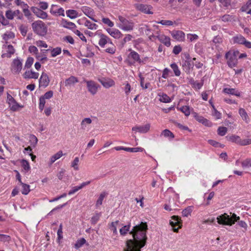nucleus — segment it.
<instances>
[{"label":"nucleus","mask_w":251,"mask_h":251,"mask_svg":"<svg viewBox=\"0 0 251 251\" xmlns=\"http://www.w3.org/2000/svg\"><path fill=\"white\" fill-rule=\"evenodd\" d=\"M146 223L142 222L140 225L133 227L130 233L132 235L133 240L129 239L126 241V247L124 251H141L146 242Z\"/></svg>","instance_id":"1"},{"label":"nucleus","mask_w":251,"mask_h":251,"mask_svg":"<svg viewBox=\"0 0 251 251\" xmlns=\"http://www.w3.org/2000/svg\"><path fill=\"white\" fill-rule=\"evenodd\" d=\"M240 217L236 214L230 212L229 214L225 213L218 216L216 219L219 224L231 226L238 222V225L240 227L246 229L247 228V224L244 221H240Z\"/></svg>","instance_id":"2"},{"label":"nucleus","mask_w":251,"mask_h":251,"mask_svg":"<svg viewBox=\"0 0 251 251\" xmlns=\"http://www.w3.org/2000/svg\"><path fill=\"white\" fill-rule=\"evenodd\" d=\"M117 26L125 31H131L134 29V24L131 20H128L125 17L119 15L118 16Z\"/></svg>","instance_id":"3"},{"label":"nucleus","mask_w":251,"mask_h":251,"mask_svg":"<svg viewBox=\"0 0 251 251\" xmlns=\"http://www.w3.org/2000/svg\"><path fill=\"white\" fill-rule=\"evenodd\" d=\"M31 27L33 32L40 36H45L48 32V27L42 21H36L31 24Z\"/></svg>","instance_id":"4"},{"label":"nucleus","mask_w":251,"mask_h":251,"mask_svg":"<svg viewBox=\"0 0 251 251\" xmlns=\"http://www.w3.org/2000/svg\"><path fill=\"white\" fill-rule=\"evenodd\" d=\"M239 54L238 50H230L226 53L225 57L227 60V64L230 68H233L237 65V57Z\"/></svg>","instance_id":"5"},{"label":"nucleus","mask_w":251,"mask_h":251,"mask_svg":"<svg viewBox=\"0 0 251 251\" xmlns=\"http://www.w3.org/2000/svg\"><path fill=\"white\" fill-rule=\"evenodd\" d=\"M23 59L19 57L14 59L10 65V70L14 74H19L23 68Z\"/></svg>","instance_id":"6"},{"label":"nucleus","mask_w":251,"mask_h":251,"mask_svg":"<svg viewBox=\"0 0 251 251\" xmlns=\"http://www.w3.org/2000/svg\"><path fill=\"white\" fill-rule=\"evenodd\" d=\"M227 141L235 143L240 146H246L251 144V139H242L239 136L236 135H232L226 136Z\"/></svg>","instance_id":"7"},{"label":"nucleus","mask_w":251,"mask_h":251,"mask_svg":"<svg viewBox=\"0 0 251 251\" xmlns=\"http://www.w3.org/2000/svg\"><path fill=\"white\" fill-rule=\"evenodd\" d=\"M136 62L139 64L145 63L140 58L139 54L134 50H131L128 55V63L130 65H134Z\"/></svg>","instance_id":"8"},{"label":"nucleus","mask_w":251,"mask_h":251,"mask_svg":"<svg viewBox=\"0 0 251 251\" xmlns=\"http://www.w3.org/2000/svg\"><path fill=\"white\" fill-rule=\"evenodd\" d=\"M170 224L172 227L174 232H177L178 229L181 228L182 222L181 219L176 216L172 217L171 220L170 221Z\"/></svg>","instance_id":"9"},{"label":"nucleus","mask_w":251,"mask_h":251,"mask_svg":"<svg viewBox=\"0 0 251 251\" xmlns=\"http://www.w3.org/2000/svg\"><path fill=\"white\" fill-rule=\"evenodd\" d=\"M88 91L92 95H95L98 91L99 85L94 81L85 80Z\"/></svg>","instance_id":"10"},{"label":"nucleus","mask_w":251,"mask_h":251,"mask_svg":"<svg viewBox=\"0 0 251 251\" xmlns=\"http://www.w3.org/2000/svg\"><path fill=\"white\" fill-rule=\"evenodd\" d=\"M150 127L151 125L147 124L143 126H136L132 128V130L135 133L138 132L141 133H146L150 130Z\"/></svg>","instance_id":"11"},{"label":"nucleus","mask_w":251,"mask_h":251,"mask_svg":"<svg viewBox=\"0 0 251 251\" xmlns=\"http://www.w3.org/2000/svg\"><path fill=\"white\" fill-rule=\"evenodd\" d=\"M33 13L39 18L45 20L48 18V15L46 12L36 7H32L31 8Z\"/></svg>","instance_id":"12"},{"label":"nucleus","mask_w":251,"mask_h":251,"mask_svg":"<svg viewBox=\"0 0 251 251\" xmlns=\"http://www.w3.org/2000/svg\"><path fill=\"white\" fill-rule=\"evenodd\" d=\"M171 35L175 39L179 42H183L185 40V34L181 30L173 31Z\"/></svg>","instance_id":"13"},{"label":"nucleus","mask_w":251,"mask_h":251,"mask_svg":"<svg viewBox=\"0 0 251 251\" xmlns=\"http://www.w3.org/2000/svg\"><path fill=\"white\" fill-rule=\"evenodd\" d=\"M100 40L99 41V45L101 48H104L105 46L112 42L111 39L106 35L103 34H99Z\"/></svg>","instance_id":"14"},{"label":"nucleus","mask_w":251,"mask_h":251,"mask_svg":"<svg viewBox=\"0 0 251 251\" xmlns=\"http://www.w3.org/2000/svg\"><path fill=\"white\" fill-rule=\"evenodd\" d=\"M136 8L146 14H152V12L151 11L152 9V7L150 5L143 4H138L135 5Z\"/></svg>","instance_id":"15"},{"label":"nucleus","mask_w":251,"mask_h":251,"mask_svg":"<svg viewBox=\"0 0 251 251\" xmlns=\"http://www.w3.org/2000/svg\"><path fill=\"white\" fill-rule=\"evenodd\" d=\"M81 10L85 15H86L93 21L95 22H98V21L94 18L95 13L93 9L87 6H83L81 8Z\"/></svg>","instance_id":"16"},{"label":"nucleus","mask_w":251,"mask_h":251,"mask_svg":"<svg viewBox=\"0 0 251 251\" xmlns=\"http://www.w3.org/2000/svg\"><path fill=\"white\" fill-rule=\"evenodd\" d=\"M39 81L40 86L46 87L49 85L50 79L48 75L46 73L43 72L39 78Z\"/></svg>","instance_id":"17"},{"label":"nucleus","mask_w":251,"mask_h":251,"mask_svg":"<svg viewBox=\"0 0 251 251\" xmlns=\"http://www.w3.org/2000/svg\"><path fill=\"white\" fill-rule=\"evenodd\" d=\"M114 150L116 151H120V150H124L126 151L131 152H135L138 151H142L143 150V149L139 147L137 148H127L124 147H116L111 149V151H113Z\"/></svg>","instance_id":"18"},{"label":"nucleus","mask_w":251,"mask_h":251,"mask_svg":"<svg viewBox=\"0 0 251 251\" xmlns=\"http://www.w3.org/2000/svg\"><path fill=\"white\" fill-rule=\"evenodd\" d=\"M193 115L195 119L199 123L207 126H211V123L209 121L204 118L202 116L199 115L198 113L194 112Z\"/></svg>","instance_id":"19"},{"label":"nucleus","mask_w":251,"mask_h":251,"mask_svg":"<svg viewBox=\"0 0 251 251\" xmlns=\"http://www.w3.org/2000/svg\"><path fill=\"white\" fill-rule=\"evenodd\" d=\"M106 31L112 37L117 39L122 38L123 36L122 32L116 28H107Z\"/></svg>","instance_id":"20"},{"label":"nucleus","mask_w":251,"mask_h":251,"mask_svg":"<svg viewBox=\"0 0 251 251\" xmlns=\"http://www.w3.org/2000/svg\"><path fill=\"white\" fill-rule=\"evenodd\" d=\"M39 73L34 72L32 70H27L23 74V77L25 79H37Z\"/></svg>","instance_id":"21"},{"label":"nucleus","mask_w":251,"mask_h":251,"mask_svg":"<svg viewBox=\"0 0 251 251\" xmlns=\"http://www.w3.org/2000/svg\"><path fill=\"white\" fill-rule=\"evenodd\" d=\"M50 13L51 14L64 16V10L63 8H57V6L55 5H52L50 9Z\"/></svg>","instance_id":"22"},{"label":"nucleus","mask_w":251,"mask_h":251,"mask_svg":"<svg viewBox=\"0 0 251 251\" xmlns=\"http://www.w3.org/2000/svg\"><path fill=\"white\" fill-rule=\"evenodd\" d=\"M100 82L105 88H109L115 85V81L111 78H103L99 79Z\"/></svg>","instance_id":"23"},{"label":"nucleus","mask_w":251,"mask_h":251,"mask_svg":"<svg viewBox=\"0 0 251 251\" xmlns=\"http://www.w3.org/2000/svg\"><path fill=\"white\" fill-rule=\"evenodd\" d=\"M92 121L90 118H85L81 121L80 125V129L85 130L89 128V126L91 124Z\"/></svg>","instance_id":"24"},{"label":"nucleus","mask_w":251,"mask_h":251,"mask_svg":"<svg viewBox=\"0 0 251 251\" xmlns=\"http://www.w3.org/2000/svg\"><path fill=\"white\" fill-rule=\"evenodd\" d=\"M90 183V181L84 182L80 184L79 185L77 186H75L72 188L71 190H70L68 193V195H72L75 193H76L78 190H80L81 189L83 188L85 186L89 185Z\"/></svg>","instance_id":"25"},{"label":"nucleus","mask_w":251,"mask_h":251,"mask_svg":"<svg viewBox=\"0 0 251 251\" xmlns=\"http://www.w3.org/2000/svg\"><path fill=\"white\" fill-rule=\"evenodd\" d=\"M156 38L158 40L167 47L171 45L170 38L164 34L158 35Z\"/></svg>","instance_id":"26"},{"label":"nucleus","mask_w":251,"mask_h":251,"mask_svg":"<svg viewBox=\"0 0 251 251\" xmlns=\"http://www.w3.org/2000/svg\"><path fill=\"white\" fill-rule=\"evenodd\" d=\"M5 49L6 53L3 54L1 56L2 57H7L10 58L13 54H14L15 50L13 47L11 45L5 46Z\"/></svg>","instance_id":"27"},{"label":"nucleus","mask_w":251,"mask_h":251,"mask_svg":"<svg viewBox=\"0 0 251 251\" xmlns=\"http://www.w3.org/2000/svg\"><path fill=\"white\" fill-rule=\"evenodd\" d=\"M223 92L226 94L234 95L237 97H240L241 95V93L234 88H225L223 89Z\"/></svg>","instance_id":"28"},{"label":"nucleus","mask_w":251,"mask_h":251,"mask_svg":"<svg viewBox=\"0 0 251 251\" xmlns=\"http://www.w3.org/2000/svg\"><path fill=\"white\" fill-rule=\"evenodd\" d=\"M8 104H9L10 109L13 111H17L19 108L23 107V106L20 105L18 102H17L15 100H14L12 101L11 100V101L8 102Z\"/></svg>","instance_id":"29"},{"label":"nucleus","mask_w":251,"mask_h":251,"mask_svg":"<svg viewBox=\"0 0 251 251\" xmlns=\"http://www.w3.org/2000/svg\"><path fill=\"white\" fill-rule=\"evenodd\" d=\"M159 97V100L162 102L168 103L171 101L170 98L166 94L163 93H160L158 94Z\"/></svg>","instance_id":"30"},{"label":"nucleus","mask_w":251,"mask_h":251,"mask_svg":"<svg viewBox=\"0 0 251 251\" xmlns=\"http://www.w3.org/2000/svg\"><path fill=\"white\" fill-rule=\"evenodd\" d=\"M78 82V80L77 77L74 76H71L70 77L66 79L65 81V86H71Z\"/></svg>","instance_id":"31"},{"label":"nucleus","mask_w":251,"mask_h":251,"mask_svg":"<svg viewBox=\"0 0 251 251\" xmlns=\"http://www.w3.org/2000/svg\"><path fill=\"white\" fill-rule=\"evenodd\" d=\"M83 25L88 28L91 30H96L97 29L98 25L95 23H92L90 21L85 20Z\"/></svg>","instance_id":"32"},{"label":"nucleus","mask_w":251,"mask_h":251,"mask_svg":"<svg viewBox=\"0 0 251 251\" xmlns=\"http://www.w3.org/2000/svg\"><path fill=\"white\" fill-rule=\"evenodd\" d=\"M161 136L168 138L169 139H173L175 137L173 133L169 129L163 130L161 133Z\"/></svg>","instance_id":"33"},{"label":"nucleus","mask_w":251,"mask_h":251,"mask_svg":"<svg viewBox=\"0 0 251 251\" xmlns=\"http://www.w3.org/2000/svg\"><path fill=\"white\" fill-rule=\"evenodd\" d=\"M177 109L184 113L186 116H189L191 113L190 108L187 105L183 106L181 107H177Z\"/></svg>","instance_id":"34"},{"label":"nucleus","mask_w":251,"mask_h":251,"mask_svg":"<svg viewBox=\"0 0 251 251\" xmlns=\"http://www.w3.org/2000/svg\"><path fill=\"white\" fill-rule=\"evenodd\" d=\"M239 113L240 116L242 117V119L246 123H248L249 121V118L245 110L242 108H240L239 109Z\"/></svg>","instance_id":"35"},{"label":"nucleus","mask_w":251,"mask_h":251,"mask_svg":"<svg viewBox=\"0 0 251 251\" xmlns=\"http://www.w3.org/2000/svg\"><path fill=\"white\" fill-rule=\"evenodd\" d=\"M171 68L172 69L175 75L176 76H179L181 75V72L180 69L178 68V66L176 63H172L170 65Z\"/></svg>","instance_id":"36"},{"label":"nucleus","mask_w":251,"mask_h":251,"mask_svg":"<svg viewBox=\"0 0 251 251\" xmlns=\"http://www.w3.org/2000/svg\"><path fill=\"white\" fill-rule=\"evenodd\" d=\"M106 195V193L104 192L100 193L96 203V206L97 208L102 204L103 200L105 198Z\"/></svg>","instance_id":"37"},{"label":"nucleus","mask_w":251,"mask_h":251,"mask_svg":"<svg viewBox=\"0 0 251 251\" xmlns=\"http://www.w3.org/2000/svg\"><path fill=\"white\" fill-rule=\"evenodd\" d=\"M108 45V47L105 50V52L111 54H114L116 50L115 46L113 44L112 42Z\"/></svg>","instance_id":"38"},{"label":"nucleus","mask_w":251,"mask_h":251,"mask_svg":"<svg viewBox=\"0 0 251 251\" xmlns=\"http://www.w3.org/2000/svg\"><path fill=\"white\" fill-rule=\"evenodd\" d=\"M38 142L37 138L34 135H30L29 136V143L30 147L35 148Z\"/></svg>","instance_id":"39"},{"label":"nucleus","mask_w":251,"mask_h":251,"mask_svg":"<svg viewBox=\"0 0 251 251\" xmlns=\"http://www.w3.org/2000/svg\"><path fill=\"white\" fill-rule=\"evenodd\" d=\"M232 40L234 43L243 44L245 42L246 39L242 35H238L233 37Z\"/></svg>","instance_id":"40"},{"label":"nucleus","mask_w":251,"mask_h":251,"mask_svg":"<svg viewBox=\"0 0 251 251\" xmlns=\"http://www.w3.org/2000/svg\"><path fill=\"white\" fill-rule=\"evenodd\" d=\"M20 184L22 186V193L24 195H27L30 191V186L23 182H21Z\"/></svg>","instance_id":"41"},{"label":"nucleus","mask_w":251,"mask_h":251,"mask_svg":"<svg viewBox=\"0 0 251 251\" xmlns=\"http://www.w3.org/2000/svg\"><path fill=\"white\" fill-rule=\"evenodd\" d=\"M66 15L71 19H75L78 16V13L77 11L75 10H67Z\"/></svg>","instance_id":"42"},{"label":"nucleus","mask_w":251,"mask_h":251,"mask_svg":"<svg viewBox=\"0 0 251 251\" xmlns=\"http://www.w3.org/2000/svg\"><path fill=\"white\" fill-rule=\"evenodd\" d=\"M172 72L170 69L165 68L162 71V77L165 79L167 78L170 76H172Z\"/></svg>","instance_id":"43"},{"label":"nucleus","mask_w":251,"mask_h":251,"mask_svg":"<svg viewBox=\"0 0 251 251\" xmlns=\"http://www.w3.org/2000/svg\"><path fill=\"white\" fill-rule=\"evenodd\" d=\"M86 242V240L83 238L78 239L75 244V249H78L85 244Z\"/></svg>","instance_id":"44"},{"label":"nucleus","mask_w":251,"mask_h":251,"mask_svg":"<svg viewBox=\"0 0 251 251\" xmlns=\"http://www.w3.org/2000/svg\"><path fill=\"white\" fill-rule=\"evenodd\" d=\"M61 52V49L59 47L53 48L50 50L51 56L54 57L57 55L60 54Z\"/></svg>","instance_id":"45"},{"label":"nucleus","mask_w":251,"mask_h":251,"mask_svg":"<svg viewBox=\"0 0 251 251\" xmlns=\"http://www.w3.org/2000/svg\"><path fill=\"white\" fill-rule=\"evenodd\" d=\"M212 115L217 120L220 119L222 117L221 113L216 109L215 106H213V109H212Z\"/></svg>","instance_id":"46"},{"label":"nucleus","mask_w":251,"mask_h":251,"mask_svg":"<svg viewBox=\"0 0 251 251\" xmlns=\"http://www.w3.org/2000/svg\"><path fill=\"white\" fill-rule=\"evenodd\" d=\"M32 148L30 146L25 148L24 150H23V152L24 153L25 155H29L30 157H36V155H34L32 154Z\"/></svg>","instance_id":"47"},{"label":"nucleus","mask_w":251,"mask_h":251,"mask_svg":"<svg viewBox=\"0 0 251 251\" xmlns=\"http://www.w3.org/2000/svg\"><path fill=\"white\" fill-rule=\"evenodd\" d=\"M62 23L63 24V26L66 28L73 29L75 27V25L71 22L63 20Z\"/></svg>","instance_id":"48"},{"label":"nucleus","mask_w":251,"mask_h":251,"mask_svg":"<svg viewBox=\"0 0 251 251\" xmlns=\"http://www.w3.org/2000/svg\"><path fill=\"white\" fill-rule=\"evenodd\" d=\"M187 38L190 42H194L198 40L199 36L196 34L189 33L187 34Z\"/></svg>","instance_id":"49"},{"label":"nucleus","mask_w":251,"mask_h":251,"mask_svg":"<svg viewBox=\"0 0 251 251\" xmlns=\"http://www.w3.org/2000/svg\"><path fill=\"white\" fill-rule=\"evenodd\" d=\"M156 23L157 24H160L164 25L166 26H171L173 25L174 22L171 20H161L159 21H156Z\"/></svg>","instance_id":"50"},{"label":"nucleus","mask_w":251,"mask_h":251,"mask_svg":"<svg viewBox=\"0 0 251 251\" xmlns=\"http://www.w3.org/2000/svg\"><path fill=\"white\" fill-rule=\"evenodd\" d=\"M227 131V128L225 126H220L217 130L218 134L220 136H224Z\"/></svg>","instance_id":"51"},{"label":"nucleus","mask_w":251,"mask_h":251,"mask_svg":"<svg viewBox=\"0 0 251 251\" xmlns=\"http://www.w3.org/2000/svg\"><path fill=\"white\" fill-rule=\"evenodd\" d=\"M241 163L242 168L246 169L250 167L251 164V160L249 158H247L245 160L241 161Z\"/></svg>","instance_id":"52"},{"label":"nucleus","mask_w":251,"mask_h":251,"mask_svg":"<svg viewBox=\"0 0 251 251\" xmlns=\"http://www.w3.org/2000/svg\"><path fill=\"white\" fill-rule=\"evenodd\" d=\"M15 3L17 5L21 7L23 10H24V8H26V7H29L28 5L26 3H25L23 1H22L21 0H16L15 1Z\"/></svg>","instance_id":"53"},{"label":"nucleus","mask_w":251,"mask_h":251,"mask_svg":"<svg viewBox=\"0 0 251 251\" xmlns=\"http://www.w3.org/2000/svg\"><path fill=\"white\" fill-rule=\"evenodd\" d=\"M119 223V221L112 222L110 226V229L113 231V233L115 234H117L118 232L117 230V226Z\"/></svg>","instance_id":"54"},{"label":"nucleus","mask_w":251,"mask_h":251,"mask_svg":"<svg viewBox=\"0 0 251 251\" xmlns=\"http://www.w3.org/2000/svg\"><path fill=\"white\" fill-rule=\"evenodd\" d=\"M139 77H140L141 86L143 89H147L149 87L150 83H147L145 85L144 84V77L143 76L141 73L139 74Z\"/></svg>","instance_id":"55"},{"label":"nucleus","mask_w":251,"mask_h":251,"mask_svg":"<svg viewBox=\"0 0 251 251\" xmlns=\"http://www.w3.org/2000/svg\"><path fill=\"white\" fill-rule=\"evenodd\" d=\"M21 165H22V166L25 172H27L30 169V167L29 166L28 162L25 159H23L22 160Z\"/></svg>","instance_id":"56"},{"label":"nucleus","mask_w":251,"mask_h":251,"mask_svg":"<svg viewBox=\"0 0 251 251\" xmlns=\"http://www.w3.org/2000/svg\"><path fill=\"white\" fill-rule=\"evenodd\" d=\"M130 226H125L120 229V233L121 235H125L129 230Z\"/></svg>","instance_id":"57"},{"label":"nucleus","mask_w":251,"mask_h":251,"mask_svg":"<svg viewBox=\"0 0 251 251\" xmlns=\"http://www.w3.org/2000/svg\"><path fill=\"white\" fill-rule=\"evenodd\" d=\"M15 37V34L12 32H7L3 35V38L5 40L13 39Z\"/></svg>","instance_id":"58"},{"label":"nucleus","mask_w":251,"mask_h":251,"mask_svg":"<svg viewBox=\"0 0 251 251\" xmlns=\"http://www.w3.org/2000/svg\"><path fill=\"white\" fill-rule=\"evenodd\" d=\"M192 211V207L191 206L187 207L182 211V215L184 217H188L190 215Z\"/></svg>","instance_id":"59"},{"label":"nucleus","mask_w":251,"mask_h":251,"mask_svg":"<svg viewBox=\"0 0 251 251\" xmlns=\"http://www.w3.org/2000/svg\"><path fill=\"white\" fill-rule=\"evenodd\" d=\"M33 61H34V59L33 57H28L27 58L25 63V68H26L27 69L30 68L33 63Z\"/></svg>","instance_id":"60"},{"label":"nucleus","mask_w":251,"mask_h":251,"mask_svg":"<svg viewBox=\"0 0 251 251\" xmlns=\"http://www.w3.org/2000/svg\"><path fill=\"white\" fill-rule=\"evenodd\" d=\"M102 21L103 24L107 25L108 26L112 27L114 26V23L108 18H102Z\"/></svg>","instance_id":"61"},{"label":"nucleus","mask_w":251,"mask_h":251,"mask_svg":"<svg viewBox=\"0 0 251 251\" xmlns=\"http://www.w3.org/2000/svg\"><path fill=\"white\" fill-rule=\"evenodd\" d=\"M79 159L78 158H75L74 161L72 162L71 167L74 168L75 170H78V168Z\"/></svg>","instance_id":"62"},{"label":"nucleus","mask_w":251,"mask_h":251,"mask_svg":"<svg viewBox=\"0 0 251 251\" xmlns=\"http://www.w3.org/2000/svg\"><path fill=\"white\" fill-rule=\"evenodd\" d=\"M45 103H46V100L44 98H43L42 97H41L39 99V109L41 111H42L44 109Z\"/></svg>","instance_id":"63"},{"label":"nucleus","mask_w":251,"mask_h":251,"mask_svg":"<svg viewBox=\"0 0 251 251\" xmlns=\"http://www.w3.org/2000/svg\"><path fill=\"white\" fill-rule=\"evenodd\" d=\"M35 44L36 45V46L40 48H47L48 47V45L45 42L42 40L37 41Z\"/></svg>","instance_id":"64"}]
</instances>
